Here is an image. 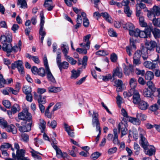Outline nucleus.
<instances>
[{
    "instance_id": "obj_1",
    "label": "nucleus",
    "mask_w": 160,
    "mask_h": 160,
    "mask_svg": "<svg viewBox=\"0 0 160 160\" xmlns=\"http://www.w3.org/2000/svg\"><path fill=\"white\" fill-rule=\"evenodd\" d=\"M19 119L24 121L22 122L21 125H23L19 129L21 132H27L31 130L32 124V116L31 114L28 112V109H26L18 114Z\"/></svg>"
},
{
    "instance_id": "obj_2",
    "label": "nucleus",
    "mask_w": 160,
    "mask_h": 160,
    "mask_svg": "<svg viewBox=\"0 0 160 160\" xmlns=\"http://www.w3.org/2000/svg\"><path fill=\"white\" fill-rule=\"evenodd\" d=\"M0 41L2 44V50L8 53L11 52L15 53L18 51L17 45L12 47L11 43L12 41V35L11 32L9 31H6L5 35H1Z\"/></svg>"
},
{
    "instance_id": "obj_3",
    "label": "nucleus",
    "mask_w": 160,
    "mask_h": 160,
    "mask_svg": "<svg viewBox=\"0 0 160 160\" xmlns=\"http://www.w3.org/2000/svg\"><path fill=\"white\" fill-rule=\"evenodd\" d=\"M146 136L145 131L141 129V145L143 149L144 152L146 155L151 156L155 154L156 150L155 148H151L149 149L148 147L150 146L149 143L145 138Z\"/></svg>"
},
{
    "instance_id": "obj_4",
    "label": "nucleus",
    "mask_w": 160,
    "mask_h": 160,
    "mask_svg": "<svg viewBox=\"0 0 160 160\" xmlns=\"http://www.w3.org/2000/svg\"><path fill=\"white\" fill-rule=\"evenodd\" d=\"M23 64V62L22 61L18 60L12 64L11 68L12 69H15L16 68H17L20 73L23 75L24 74L25 72Z\"/></svg>"
},
{
    "instance_id": "obj_5",
    "label": "nucleus",
    "mask_w": 160,
    "mask_h": 160,
    "mask_svg": "<svg viewBox=\"0 0 160 160\" xmlns=\"http://www.w3.org/2000/svg\"><path fill=\"white\" fill-rule=\"evenodd\" d=\"M159 59V56L158 54L156 55V59L152 60V62L147 61L143 63L144 66L146 68L149 69L153 70L155 68L156 65L158 63V61Z\"/></svg>"
},
{
    "instance_id": "obj_6",
    "label": "nucleus",
    "mask_w": 160,
    "mask_h": 160,
    "mask_svg": "<svg viewBox=\"0 0 160 160\" xmlns=\"http://www.w3.org/2000/svg\"><path fill=\"white\" fill-rule=\"evenodd\" d=\"M40 22L39 24L40 29L39 34L40 35H45L46 32L45 29H44V24L45 23V17L44 16L43 11H41L40 13Z\"/></svg>"
},
{
    "instance_id": "obj_7",
    "label": "nucleus",
    "mask_w": 160,
    "mask_h": 160,
    "mask_svg": "<svg viewBox=\"0 0 160 160\" xmlns=\"http://www.w3.org/2000/svg\"><path fill=\"white\" fill-rule=\"evenodd\" d=\"M149 15L148 14V17L151 15H153L154 17L155 16H158L160 15V7L156 6H154L150 11L148 12Z\"/></svg>"
},
{
    "instance_id": "obj_8",
    "label": "nucleus",
    "mask_w": 160,
    "mask_h": 160,
    "mask_svg": "<svg viewBox=\"0 0 160 160\" xmlns=\"http://www.w3.org/2000/svg\"><path fill=\"white\" fill-rule=\"evenodd\" d=\"M57 65L61 72H62L63 69H66L69 67V63L66 61L61 62V59L56 61Z\"/></svg>"
},
{
    "instance_id": "obj_9",
    "label": "nucleus",
    "mask_w": 160,
    "mask_h": 160,
    "mask_svg": "<svg viewBox=\"0 0 160 160\" xmlns=\"http://www.w3.org/2000/svg\"><path fill=\"white\" fill-rule=\"evenodd\" d=\"M115 76H117L119 78L122 77V71L121 68L117 67L116 68L113 69L112 77H114Z\"/></svg>"
},
{
    "instance_id": "obj_10",
    "label": "nucleus",
    "mask_w": 160,
    "mask_h": 160,
    "mask_svg": "<svg viewBox=\"0 0 160 160\" xmlns=\"http://www.w3.org/2000/svg\"><path fill=\"white\" fill-rule=\"evenodd\" d=\"M44 7L48 11H51L54 7L52 0H45L43 4Z\"/></svg>"
},
{
    "instance_id": "obj_11",
    "label": "nucleus",
    "mask_w": 160,
    "mask_h": 160,
    "mask_svg": "<svg viewBox=\"0 0 160 160\" xmlns=\"http://www.w3.org/2000/svg\"><path fill=\"white\" fill-rule=\"evenodd\" d=\"M140 50L136 51L133 56V63L134 65H139L140 63Z\"/></svg>"
},
{
    "instance_id": "obj_12",
    "label": "nucleus",
    "mask_w": 160,
    "mask_h": 160,
    "mask_svg": "<svg viewBox=\"0 0 160 160\" xmlns=\"http://www.w3.org/2000/svg\"><path fill=\"white\" fill-rule=\"evenodd\" d=\"M25 150L23 149H21L17 151L16 158L17 160H22L23 159L25 158L24 157Z\"/></svg>"
},
{
    "instance_id": "obj_13",
    "label": "nucleus",
    "mask_w": 160,
    "mask_h": 160,
    "mask_svg": "<svg viewBox=\"0 0 160 160\" xmlns=\"http://www.w3.org/2000/svg\"><path fill=\"white\" fill-rule=\"evenodd\" d=\"M114 83L115 84V86L117 87L116 91L118 92H121L123 89L122 85L123 82L122 81L119 79L116 80L114 81Z\"/></svg>"
},
{
    "instance_id": "obj_14",
    "label": "nucleus",
    "mask_w": 160,
    "mask_h": 160,
    "mask_svg": "<svg viewBox=\"0 0 160 160\" xmlns=\"http://www.w3.org/2000/svg\"><path fill=\"white\" fill-rule=\"evenodd\" d=\"M56 156L58 158H63L65 159L66 158H68L69 157L67 153L63 152H62L61 150L60 149H58L56 151Z\"/></svg>"
},
{
    "instance_id": "obj_15",
    "label": "nucleus",
    "mask_w": 160,
    "mask_h": 160,
    "mask_svg": "<svg viewBox=\"0 0 160 160\" xmlns=\"http://www.w3.org/2000/svg\"><path fill=\"white\" fill-rule=\"evenodd\" d=\"M133 102L135 104L139 105L140 103V96L138 92H135L133 96Z\"/></svg>"
},
{
    "instance_id": "obj_16",
    "label": "nucleus",
    "mask_w": 160,
    "mask_h": 160,
    "mask_svg": "<svg viewBox=\"0 0 160 160\" xmlns=\"http://www.w3.org/2000/svg\"><path fill=\"white\" fill-rule=\"evenodd\" d=\"M145 45L148 49L152 50L156 47L157 44L155 42L151 41L149 42H146Z\"/></svg>"
},
{
    "instance_id": "obj_17",
    "label": "nucleus",
    "mask_w": 160,
    "mask_h": 160,
    "mask_svg": "<svg viewBox=\"0 0 160 160\" xmlns=\"http://www.w3.org/2000/svg\"><path fill=\"white\" fill-rule=\"evenodd\" d=\"M31 150L30 151V152L31 153L32 157L36 160H41L42 158L38 154L42 155V154L32 148H31Z\"/></svg>"
},
{
    "instance_id": "obj_18",
    "label": "nucleus",
    "mask_w": 160,
    "mask_h": 160,
    "mask_svg": "<svg viewBox=\"0 0 160 160\" xmlns=\"http://www.w3.org/2000/svg\"><path fill=\"white\" fill-rule=\"evenodd\" d=\"M123 28L124 29L128 30L129 31V33H130L131 34H132V30L134 29L135 26L132 23L128 22L125 25Z\"/></svg>"
},
{
    "instance_id": "obj_19",
    "label": "nucleus",
    "mask_w": 160,
    "mask_h": 160,
    "mask_svg": "<svg viewBox=\"0 0 160 160\" xmlns=\"http://www.w3.org/2000/svg\"><path fill=\"white\" fill-rule=\"evenodd\" d=\"M150 30V32H152L155 38H160V30L157 28L153 29L152 26Z\"/></svg>"
},
{
    "instance_id": "obj_20",
    "label": "nucleus",
    "mask_w": 160,
    "mask_h": 160,
    "mask_svg": "<svg viewBox=\"0 0 160 160\" xmlns=\"http://www.w3.org/2000/svg\"><path fill=\"white\" fill-rule=\"evenodd\" d=\"M6 131L8 132H11L13 134L16 133L17 129L16 127L13 124H11L7 126Z\"/></svg>"
},
{
    "instance_id": "obj_21",
    "label": "nucleus",
    "mask_w": 160,
    "mask_h": 160,
    "mask_svg": "<svg viewBox=\"0 0 160 160\" xmlns=\"http://www.w3.org/2000/svg\"><path fill=\"white\" fill-rule=\"evenodd\" d=\"M151 32L150 29L141 30V38H145L150 37Z\"/></svg>"
},
{
    "instance_id": "obj_22",
    "label": "nucleus",
    "mask_w": 160,
    "mask_h": 160,
    "mask_svg": "<svg viewBox=\"0 0 160 160\" xmlns=\"http://www.w3.org/2000/svg\"><path fill=\"white\" fill-rule=\"evenodd\" d=\"M61 48L62 50V53L65 57V58H67V57H68L69 56L67 55L69 50L68 46L66 45L62 44L61 46Z\"/></svg>"
},
{
    "instance_id": "obj_23",
    "label": "nucleus",
    "mask_w": 160,
    "mask_h": 160,
    "mask_svg": "<svg viewBox=\"0 0 160 160\" xmlns=\"http://www.w3.org/2000/svg\"><path fill=\"white\" fill-rule=\"evenodd\" d=\"M137 4L136 5V15L138 17L139 22L140 23V0H136Z\"/></svg>"
},
{
    "instance_id": "obj_24",
    "label": "nucleus",
    "mask_w": 160,
    "mask_h": 160,
    "mask_svg": "<svg viewBox=\"0 0 160 160\" xmlns=\"http://www.w3.org/2000/svg\"><path fill=\"white\" fill-rule=\"evenodd\" d=\"M152 25H148L145 22L143 17L141 16V27L145 28L144 29H150L152 27Z\"/></svg>"
},
{
    "instance_id": "obj_25",
    "label": "nucleus",
    "mask_w": 160,
    "mask_h": 160,
    "mask_svg": "<svg viewBox=\"0 0 160 160\" xmlns=\"http://www.w3.org/2000/svg\"><path fill=\"white\" fill-rule=\"evenodd\" d=\"M46 70V72L47 75V78L49 80L53 83L56 82L55 80L51 73L50 69H48Z\"/></svg>"
},
{
    "instance_id": "obj_26",
    "label": "nucleus",
    "mask_w": 160,
    "mask_h": 160,
    "mask_svg": "<svg viewBox=\"0 0 160 160\" xmlns=\"http://www.w3.org/2000/svg\"><path fill=\"white\" fill-rule=\"evenodd\" d=\"M139 114L137 113V118H133L130 117L129 118V121L133 124L136 125H139L140 124L139 120L138 119V115Z\"/></svg>"
},
{
    "instance_id": "obj_27",
    "label": "nucleus",
    "mask_w": 160,
    "mask_h": 160,
    "mask_svg": "<svg viewBox=\"0 0 160 160\" xmlns=\"http://www.w3.org/2000/svg\"><path fill=\"white\" fill-rule=\"evenodd\" d=\"M48 91L50 92L56 93L61 91L62 88L59 87L51 86L48 88Z\"/></svg>"
},
{
    "instance_id": "obj_28",
    "label": "nucleus",
    "mask_w": 160,
    "mask_h": 160,
    "mask_svg": "<svg viewBox=\"0 0 160 160\" xmlns=\"http://www.w3.org/2000/svg\"><path fill=\"white\" fill-rule=\"evenodd\" d=\"M40 125L39 127L40 129L41 130V132H43L45 130L46 128V122L45 121L42 119H40Z\"/></svg>"
},
{
    "instance_id": "obj_29",
    "label": "nucleus",
    "mask_w": 160,
    "mask_h": 160,
    "mask_svg": "<svg viewBox=\"0 0 160 160\" xmlns=\"http://www.w3.org/2000/svg\"><path fill=\"white\" fill-rule=\"evenodd\" d=\"M127 123L125 122H120L118 125V132L119 133L121 130H122L127 128Z\"/></svg>"
},
{
    "instance_id": "obj_30",
    "label": "nucleus",
    "mask_w": 160,
    "mask_h": 160,
    "mask_svg": "<svg viewBox=\"0 0 160 160\" xmlns=\"http://www.w3.org/2000/svg\"><path fill=\"white\" fill-rule=\"evenodd\" d=\"M37 100L38 103V104H43L46 102V100L45 99L46 97L44 96L43 98H42V95L39 94L37 96Z\"/></svg>"
},
{
    "instance_id": "obj_31",
    "label": "nucleus",
    "mask_w": 160,
    "mask_h": 160,
    "mask_svg": "<svg viewBox=\"0 0 160 160\" xmlns=\"http://www.w3.org/2000/svg\"><path fill=\"white\" fill-rule=\"evenodd\" d=\"M10 148L12 151H14V149L12 147L11 144L8 143H5L0 146V150H5V149H8Z\"/></svg>"
},
{
    "instance_id": "obj_32",
    "label": "nucleus",
    "mask_w": 160,
    "mask_h": 160,
    "mask_svg": "<svg viewBox=\"0 0 160 160\" xmlns=\"http://www.w3.org/2000/svg\"><path fill=\"white\" fill-rule=\"evenodd\" d=\"M101 16H102L107 22L111 23L112 22V19L108 13L106 12L101 13Z\"/></svg>"
},
{
    "instance_id": "obj_33",
    "label": "nucleus",
    "mask_w": 160,
    "mask_h": 160,
    "mask_svg": "<svg viewBox=\"0 0 160 160\" xmlns=\"http://www.w3.org/2000/svg\"><path fill=\"white\" fill-rule=\"evenodd\" d=\"M71 72L72 75L71 78L72 79H76L80 76V72L79 70L76 71L73 70Z\"/></svg>"
},
{
    "instance_id": "obj_34",
    "label": "nucleus",
    "mask_w": 160,
    "mask_h": 160,
    "mask_svg": "<svg viewBox=\"0 0 160 160\" xmlns=\"http://www.w3.org/2000/svg\"><path fill=\"white\" fill-rule=\"evenodd\" d=\"M17 4L22 8H26L27 5L25 0H18Z\"/></svg>"
},
{
    "instance_id": "obj_35",
    "label": "nucleus",
    "mask_w": 160,
    "mask_h": 160,
    "mask_svg": "<svg viewBox=\"0 0 160 160\" xmlns=\"http://www.w3.org/2000/svg\"><path fill=\"white\" fill-rule=\"evenodd\" d=\"M154 74L153 72L151 71H147L145 74V77L146 79L151 80L154 78Z\"/></svg>"
},
{
    "instance_id": "obj_36",
    "label": "nucleus",
    "mask_w": 160,
    "mask_h": 160,
    "mask_svg": "<svg viewBox=\"0 0 160 160\" xmlns=\"http://www.w3.org/2000/svg\"><path fill=\"white\" fill-rule=\"evenodd\" d=\"M132 34L129 33L130 36H134L135 37L140 36V30L138 28H136L135 29L134 28L132 30Z\"/></svg>"
},
{
    "instance_id": "obj_37",
    "label": "nucleus",
    "mask_w": 160,
    "mask_h": 160,
    "mask_svg": "<svg viewBox=\"0 0 160 160\" xmlns=\"http://www.w3.org/2000/svg\"><path fill=\"white\" fill-rule=\"evenodd\" d=\"M8 92H12V93L16 95L17 94L18 92L19 91V89H17V90H14L12 88L10 87H7L5 88Z\"/></svg>"
},
{
    "instance_id": "obj_38",
    "label": "nucleus",
    "mask_w": 160,
    "mask_h": 160,
    "mask_svg": "<svg viewBox=\"0 0 160 160\" xmlns=\"http://www.w3.org/2000/svg\"><path fill=\"white\" fill-rule=\"evenodd\" d=\"M152 92L149 91L147 88H145L143 92V95L146 97H150L152 94Z\"/></svg>"
},
{
    "instance_id": "obj_39",
    "label": "nucleus",
    "mask_w": 160,
    "mask_h": 160,
    "mask_svg": "<svg viewBox=\"0 0 160 160\" xmlns=\"http://www.w3.org/2000/svg\"><path fill=\"white\" fill-rule=\"evenodd\" d=\"M23 91L25 94L31 93L32 90L31 88L28 86H26L23 88Z\"/></svg>"
},
{
    "instance_id": "obj_40",
    "label": "nucleus",
    "mask_w": 160,
    "mask_h": 160,
    "mask_svg": "<svg viewBox=\"0 0 160 160\" xmlns=\"http://www.w3.org/2000/svg\"><path fill=\"white\" fill-rule=\"evenodd\" d=\"M147 85L148 88L150 89L152 92H154L156 90L154 85L152 82L148 81L147 82Z\"/></svg>"
},
{
    "instance_id": "obj_41",
    "label": "nucleus",
    "mask_w": 160,
    "mask_h": 160,
    "mask_svg": "<svg viewBox=\"0 0 160 160\" xmlns=\"http://www.w3.org/2000/svg\"><path fill=\"white\" fill-rule=\"evenodd\" d=\"M88 57L87 56H84L82 60V68L85 69L87 64Z\"/></svg>"
},
{
    "instance_id": "obj_42",
    "label": "nucleus",
    "mask_w": 160,
    "mask_h": 160,
    "mask_svg": "<svg viewBox=\"0 0 160 160\" xmlns=\"http://www.w3.org/2000/svg\"><path fill=\"white\" fill-rule=\"evenodd\" d=\"M152 23L155 26L160 27V18H155L152 20Z\"/></svg>"
},
{
    "instance_id": "obj_43",
    "label": "nucleus",
    "mask_w": 160,
    "mask_h": 160,
    "mask_svg": "<svg viewBox=\"0 0 160 160\" xmlns=\"http://www.w3.org/2000/svg\"><path fill=\"white\" fill-rule=\"evenodd\" d=\"M65 59L68 62L72 65H75L77 62L76 60H74L73 58L70 57V56L67 57V58Z\"/></svg>"
},
{
    "instance_id": "obj_44",
    "label": "nucleus",
    "mask_w": 160,
    "mask_h": 160,
    "mask_svg": "<svg viewBox=\"0 0 160 160\" xmlns=\"http://www.w3.org/2000/svg\"><path fill=\"white\" fill-rule=\"evenodd\" d=\"M148 107V105L146 102L142 101H141V109L145 110Z\"/></svg>"
},
{
    "instance_id": "obj_45",
    "label": "nucleus",
    "mask_w": 160,
    "mask_h": 160,
    "mask_svg": "<svg viewBox=\"0 0 160 160\" xmlns=\"http://www.w3.org/2000/svg\"><path fill=\"white\" fill-rule=\"evenodd\" d=\"M21 140L25 142L29 141V136L26 133H22L21 135Z\"/></svg>"
},
{
    "instance_id": "obj_46",
    "label": "nucleus",
    "mask_w": 160,
    "mask_h": 160,
    "mask_svg": "<svg viewBox=\"0 0 160 160\" xmlns=\"http://www.w3.org/2000/svg\"><path fill=\"white\" fill-rule=\"evenodd\" d=\"M92 124L93 127L96 126V129H98L100 127L99 120L92 119Z\"/></svg>"
},
{
    "instance_id": "obj_47",
    "label": "nucleus",
    "mask_w": 160,
    "mask_h": 160,
    "mask_svg": "<svg viewBox=\"0 0 160 160\" xmlns=\"http://www.w3.org/2000/svg\"><path fill=\"white\" fill-rule=\"evenodd\" d=\"M124 12L127 14V16L129 17L131 16L132 12V11L130 10L129 7H125L124 8Z\"/></svg>"
},
{
    "instance_id": "obj_48",
    "label": "nucleus",
    "mask_w": 160,
    "mask_h": 160,
    "mask_svg": "<svg viewBox=\"0 0 160 160\" xmlns=\"http://www.w3.org/2000/svg\"><path fill=\"white\" fill-rule=\"evenodd\" d=\"M19 105L16 104L13 105L11 108V111L12 112V114H14L17 112L18 111V109H19Z\"/></svg>"
},
{
    "instance_id": "obj_49",
    "label": "nucleus",
    "mask_w": 160,
    "mask_h": 160,
    "mask_svg": "<svg viewBox=\"0 0 160 160\" xmlns=\"http://www.w3.org/2000/svg\"><path fill=\"white\" fill-rule=\"evenodd\" d=\"M117 103L118 107L120 108L121 107V104L122 103V98L118 94V96L116 97Z\"/></svg>"
},
{
    "instance_id": "obj_50",
    "label": "nucleus",
    "mask_w": 160,
    "mask_h": 160,
    "mask_svg": "<svg viewBox=\"0 0 160 160\" xmlns=\"http://www.w3.org/2000/svg\"><path fill=\"white\" fill-rule=\"evenodd\" d=\"M6 84V81L3 78L2 75L0 76V88L4 87V85Z\"/></svg>"
},
{
    "instance_id": "obj_51",
    "label": "nucleus",
    "mask_w": 160,
    "mask_h": 160,
    "mask_svg": "<svg viewBox=\"0 0 160 160\" xmlns=\"http://www.w3.org/2000/svg\"><path fill=\"white\" fill-rule=\"evenodd\" d=\"M108 34L111 37H116L117 36L115 31L112 28H110L108 30Z\"/></svg>"
},
{
    "instance_id": "obj_52",
    "label": "nucleus",
    "mask_w": 160,
    "mask_h": 160,
    "mask_svg": "<svg viewBox=\"0 0 160 160\" xmlns=\"http://www.w3.org/2000/svg\"><path fill=\"white\" fill-rule=\"evenodd\" d=\"M37 73L39 76L43 77L45 75V71L43 68H40L38 70Z\"/></svg>"
},
{
    "instance_id": "obj_53",
    "label": "nucleus",
    "mask_w": 160,
    "mask_h": 160,
    "mask_svg": "<svg viewBox=\"0 0 160 160\" xmlns=\"http://www.w3.org/2000/svg\"><path fill=\"white\" fill-rule=\"evenodd\" d=\"M129 84L131 88H135L136 86V81L133 78H132L130 80Z\"/></svg>"
},
{
    "instance_id": "obj_54",
    "label": "nucleus",
    "mask_w": 160,
    "mask_h": 160,
    "mask_svg": "<svg viewBox=\"0 0 160 160\" xmlns=\"http://www.w3.org/2000/svg\"><path fill=\"white\" fill-rule=\"evenodd\" d=\"M0 126L3 127L4 128H6L8 126V123L3 118H0Z\"/></svg>"
},
{
    "instance_id": "obj_55",
    "label": "nucleus",
    "mask_w": 160,
    "mask_h": 160,
    "mask_svg": "<svg viewBox=\"0 0 160 160\" xmlns=\"http://www.w3.org/2000/svg\"><path fill=\"white\" fill-rule=\"evenodd\" d=\"M101 155L98 152H96L92 153L91 156V158L93 160H96Z\"/></svg>"
},
{
    "instance_id": "obj_56",
    "label": "nucleus",
    "mask_w": 160,
    "mask_h": 160,
    "mask_svg": "<svg viewBox=\"0 0 160 160\" xmlns=\"http://www.w3.org/2000/svg\"><path fill=\"white\" fill-rule=\"evenodd\" d=\"M57 123L56 121L53 120L51 122L48 121V125L51 127L52 128L54 129L56 127Z\"/></svg>"
},
{
    "instance_id": "obj_57",
    "label": "nucleus",
    "mask_w": 160,
    "mask_h": 160,
    "mask_svg": "<svg viewBox=\"0 0 160 160\" xmlns=\"http://www.w3.org/2000/svg\"><path fill=\"white\" fill-rule=\"evenodd\" d=\"M3 104L7 108H10L11 106L10 102L8 100H5L3 101Z\"/></svg>"
},
{
    "instance_id": "obj_58",
    "label": "nucleus",
    "mask_w": 160,
    "mask_h": 160,
    "mask_svg": "<svg viewBox=\"0 0 160 160\" xmlns=\"http://www.w3.org/2000/svg\"><path fill=\"white\" fill-rule=\"evenodd\" d=\"M135 88H131L129 89L128 92V97H130L132 95L134 94L135 92H138L137 90L135 89Z\"/></svg>"
},
{
    "instance_id": "obj_59",
    "label": "nucleus",
    "mask_w": 160,
    "mask_h": 160,
    "mask_svg": "<svg viewBox=\"0 0 160 160\" xmlns=\"http://www.w3.org/2000/svg\"><path fill=\"white\" fill-rule=\"evenodd\" d=\"M96 54L97 55L102 56H105L108 54V53L104 50H99V51L96 52Z\"/></svg>"
},
{
    "instance_id": "obj_60",
    "label": "nucleus",
    "mask_w": 160,
    "mask_h": 160,
    "mask_svg": "<svg viewBox=\"0 0 160 160\" xmlns=\"http://www.w3.org/2000/svg\"><path fill=\"white\" fill-rule=\"evenodd\" d=\"M43 62L44 63V65L46 68V70L49 69V66L48 65V60L47 59L46 56V55H44V57L43 58Z\"/></svg>"
},
{
    "instance_id": "obj_61",
    "label": "nucleus",
    "mask_w": 160,
    "mask_h": 160,
    "mask_svg": "<svg viewBox=\"0 0 160 160\" xmlns=\"http://www.w3.org/2000/svg\"><path fill=\"white\" fill-rule=\"evenodd\" d=\"M76 51L81 54H86L87 53L86 49L84 48H77Z\"/></svg>"
},
{
    "instance_id": "obj_62",
    "label": "nucleus",
    "mask_w": 160,
    "mask_h": 160,
    "mask_svg": "<svg viewBox=\"0 0 160 160\" xmlns=\"http://www.w3.org/2000/svg\"><path fill=\"white\" fill-rule=\"evenodd\" d=\"M143 11V12H148L149 10L148 9L145 4L141 3V11Z\"/></svg>"
},
{
    "instance_id": "obj_63",
    "label": "nucleus",
    "mask_w": 160,
    "mask_h": 160,
    "mask_svg": "<svg viewBox=\"0 0 160 160\" xmlns=\"http://www.w3.org/2000/svg\"><path fill=\"white\" fill-rule=\"evenodd\" d=\"M117 149V148L116 147L110 148L108 150V153L109 155L112 154L116 152Z\"/></svg>"
},
{
    "instance_id": "obj_64",
    "label": "nucleus",
    "mask_w": 160,
    "mask_h": 160,
    "mask_svg": "<svg viewBox=\"0 0 160 160\" xmlns=\"http://www.w3.org/2000/svg\"><path fill=\"white\" fill-rule=\"evenodd\" d=\"M110 59L111 61L113 62H116L117 59V56L115 53H113L111 55Z\"/></svg>"
}]
</instances>
